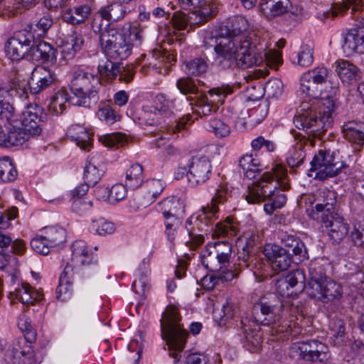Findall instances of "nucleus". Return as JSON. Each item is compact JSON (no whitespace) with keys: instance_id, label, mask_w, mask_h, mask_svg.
<instances>
[{"instance_id":"1","label":"nucleus","mask_w":364,"mask_h":364,"mask_svg":"<svg viewBox=\"0 0 364 364\" xmlns=\"http://www.w3.org/2000/svg\"><path fill=\"white\" fill-rule=\"evenodd\" d=\"M267 48L264 40L253 35L220 38L214 50L216 63L222 69H245L265 63L277 70L282 62V53Z\"/></svg>"},{"instance_id":"2","label":"nucleus","mask_w":364,"mask_h":364,"mask_svg":"<svg viewBox=\"0 0 364 364\" xmlns=\"http://www.w3.org/2000/svg\"><path fill=\"white\" fill-rule=\"evenodd\" d=\"M227 195L228 188L220 185L211 202L203 207L196 216L193 215L187 220L186 229L190 240L186 243L190 244L189 245L192 248H196L203 244L205 241V236L210 232L213 237H232L236 235L237 228L230 220L217 223L213 228L215 220L218 218L217 215L219 211L218 204L225 201Z\"/></svg>"},{"instance_id":"3","label":"nucleus","mask_w":364,"mask_h":364,"mask_svg":"<svg viewBox=\"0 0 364 364\" xmlns=\"http://www.w3.org/2000/svg\"><path fill=\"white\" fill-rule=\"evenodd\" d=\"M181 321L178 309L173 305L166 308L160 321L161 336L166 341L169 355L174 359L175 364H178L188 336ZM183 364H208V358L201 354L192 353L186 357Z\"/></svg>"},{"instance_id":"4","label":"nucleus","mask_w":364,"mask_h":364,"mask_svg":"<svg viewBox=\"0 0 364 364\" xmlns=\"http://www.w3.org/2000/svg\"><path fill=\"white\" fill-rule=\"evenodd\" d=\"M335 107V102L331 100H315L311 105L303 102L294 123L298 129L305 131L314 138L321 139L332 124V113Z\"/></svg>"},{"instance_id":"5","label":"nucleus","mask_w":364,"mask_h":364,"mask_svg":"<svg viewBox=\"0 0 364 364\" xmlns=\"http://www.w3.org/2000/svg\"><path fill=\"white\" fill-rule=\"evenodd\" d=\"M252 313L256 323L274 326L276 332L285 333V336L289 335L296 337L301 333V328L296 322L283 318L284 310L282 304L274 294L261 298L255 304Z\"/></svg>"},{"instance_id":"6","label":"nucleus","mask_w":364,"mask_h":364,"mask_svg":"<svg viewBox=\"0 0 364 364\" xmlns=\"http://www.w3.org/2000/svg\"><path fill=\"white\" fill-rule=\"evenodd\" d=\"M287 169L282 164H276L269 171L264 172L254 186L249 187L245 196L249 203H259L267 197L274 195L277 188L287 190L289 188Z\"/></svg>"},{"instance_id":"7","label":"nucleus","mask_w":364,"mask_h":364,"mask_svg":"<svg viewBox=\"0 0 364 364\" xmlns=\"http://www.w3.org/2000/svg\"><path fill=\"white\" fill-rule=\"evenodd\" d=\"M100 77L91 73L77 70L70 82V89L75 96V105L90 107L98 101Z\"/></svg>"},{"instance_id":"8","label":"nucleus","mask_w":364,"mask_h":364,"mask_svg":"<svg viewBox=\"0 0 364 364\" xmlns=\"http://www.w3.org/2000/svg\"><path fill=\"white\" fill-rule=\"evenodd\" d=\"M100 45L105 55L114 60L126 59L132 50L126 35L110 23L107 24L104 32L100 36Z\"/></svg>"},{"instance_id":"9","label":"nucleus","mask_w":364,"mask_h":364,"mask_svg":"<svg viewBox=\"0 0 364 364\" xmlns=\"http://www.w3.org/2000/svg\"><path fill=\"white\" fill-rule=\"evenodd\" d=\"M343 163L336 159L334 153L319 150L311 161V171H316L315 178L320 181L333 177L344 168Z\"/></svg>"},{"instance_id":"10","label":"nucleus","mask_w":364,"mask_h":364,"mask_svg":"<svg viewBox=\"0 0 364 364\" xmlns=\"http://www.w3.org/2000/svg\"><path fill=\"white\" fill-rule=\"evenodd\" d=\"M290 355L311 362L326 363L330 358L328 348L316 340L292 343Z\"/></svg>"},{"instance_id":"11","label":"nucleus","mask_w":364,"mask_h":364,"mask_svg":"<svg viewBox=\"0 0 364 364\" xmlns=\"http://www.w3.org/2000/svg\"><path fill=\"white\" fill-rule=\"evenodd\" d=\"M315 207L307 209L308 215L314 220H319L321 217L334 213L337 202L336 193L328 188H320L314 193Z\"/></svg>"},{"instance_id":"12","label":"nucleus","mask_w":364,"mask_h":364,"mask_svg":"<svg viewBox=\"0 0 364 364\" xmlns=\"http://www.w3.org/2000/svg\"><path fill=\"white\" fill-rule=\"evenodd\" d=\"M34 34L31 30L18 31L10 38L6 45V53L12 60H18L24 57L32 48Z\"/></svg>"},{"instance_id":"13","label":"nucleus","mask_w":364,"mask_h":364,"mask_svg":"<svg viewBox=\"0 0 364 364\" xmlns=\"http://www.w3.org/2000/svg\"><path fill=\"white\" fill-rule=\"evenodd\" d=\"M318 85L326 92L318 101H336V95L338 90L339 83L337 78L332 77V73L324 66L317 67L306 72Z\"/></svg>"},{"instance_id":"14","label":"nucleus","mask_w":364,"mask_h":364,"mask_svg":"<svg viewBox=\"0 0 364 364\" xmlns=\"http://www.w3.org/2000/svg\"><path fill=\"white\" fill-rule=\"evenodd\" d=\"M262 252L275 274L287 271L292 263V257L288 250L276 244H266Z\"/></svg>"},{"instance_id":"15","label":"nucleus","mask_w":364,"mask_h":364,"mask_svg":"<svg viewBox=\"0 0 364 364\" xmlns=\"http://www.w3.org/2000/svg\"><path fill=\"white\" fill-rule=\"evenodd\" d=\"M46 114L43 109L37 105H30L23 111L20 122L23 128L33 136L39 135L42 132V127Z\"/></svg>"},{"instance_id":"16","label":"nucleus","mask_w":364,"mask_h":364,"mask_svg":"<svg viewBox=\"0 0 364 364\" xmlns=\"http://www.w3.org/2000/svg\"><path fill=\"white\" fill-rule=\"evenodd\" d=\"M211 171L212 165L208 157L195 156L188 165V180L193 186H198L209 179Z\"/></svg>"},{"instance_id":"17","label":"nucleus","mask_w":364,"mask_h":364,"mask_svg":"<svg viewBox=\"0 0 364 364\" xmlns=\"http://www.w3.org/2000/svg\"><path fill=\"white\" fill-rule=\"evenodd\" d=\"M318 221L323 224L326 229L329 237L335 242L339 243L348 233V224L336 213L321 217Z\"/></svg>"},{"instance_id":"18","label":"nucleus","mask_w":364,"mask_h":364,"mask_svg":"<svg viewBox=\"0 0 364 364\" xmlns=\"http://www.w3.org/2000/svg\"><path fill=\"white\" fill-rule=\"evenodd\" d=\"M31 135L23 128L9 124L4 129L0 125V146L11 147L22 145Z\"/></svg>"},{"instance_id":"19","label":"nucleus","mask_w":364,"mask_h":364,"mask_svg":"<svg viewBox=\"0 0 364 364\" xmlns=\"http://www.w3.org/2000/svg\"><path fill=\"white\" fill-rule=\"evenodd\" d=\"M73 261L84 268H93L97 266L96 255L83 240L75 241L73 244Z\"/></svg>"},{"instance_id":"20","label":"nucleus","mask_w":364,"mask_h":364,"mask_svg":"<svg viewBox=\"0 0 364 364\" xmlns=\"http://www.w3.org/2000/svg\"><path fill=\"white\" fill-rule=\"evenodd\" d=\"M54 80L55 73L52 70L43 66H36L28 82L31 92L33 94L40 93L50 86Z\"/></svg>"},{"instance_id":"21","label":"nucleus","mask_w":364,"mask_h":364,"mask_svg":"<svg viewBox=\"0 0 364 364\" xmlns=\"http://www.w3.org/2000/svg\"><path fill=\"white\" fill-rule=\"evenodd\" d=\"M105 171L104 157L96 153L92 154L85 168L84 180L92 186H95Z\"/></svg>"},{"instance_id":"22","label":"nucleus","mask_w":364,"mask_h":364,"mask_svg":"<svg viewBox=\"0 0 364 364\" xmlns=\"http://www.w3.org/2000/svg\"><path fill=\"white\" fill-rule=\"evenodd\" d=\"M158 209L164 218L183 219L185 213V205L181 199L171 196L168 197L158 203Z\"/></svg>"},{"instance_id":"23","label":"nucleus","mask_w":364,"mask_h":364,"mask_svg":"<svg viewBox=\"0 0 364 364\" xmlns=\"http://www.w3.org/2000/svg\"><path fill=\"white\" fill-rule=\"evenodd\" d=\"M343 137L359 149L364 146V122L348 121L342 126Z\"/></svg>"},{"instance_id":"24","label":"nucleus","mask_w":364,"mask_h":364,"mask_svg":"<svg viewBox=\"0 0 364 364\" xmlns=\"http://www.w3.org/2000/svg\"><path fill=\"white\" fill-rule=\"evenodd\" d=\"M294 137L296 144L289 151V155L286 159L287 164L291 168L298 167L303 164L305 159V153L302 149L307 142H309L311 146L314 145L313 139L309 137L306 138L300 133H295Z\"/></svg>"},{"instance_id":"25","label":"nucleus","mask_w":364,"mask_h":364,"mask_svg":"<svg viewBox=\"0 0 364 364\" xmlns=\"http://www.w3.org/2000/svg\"><path fill=\"white\" fill-rule=\"evenodd\" d=\"M18 347L13 349L14 364H37L36 353L31 343L26 341H19Z\"/></svg>"},{"instance_id":"26","label":"nucleus","mask_w":364,"mask_h":364,"mask_svg":"<svg viewBox=\"0 0 364 364\" xmlns=\"http://www.w3.org/2000/svg\"><path fill=\"white\" fill-rule=\"evenodd\" d=\"M10 296L11 299H17L22 304L27 305L33 304L43 298L41 292L33 289V288L27 283H22L21 287L10 293Z\"/></svg>"},{"instance_id":"27","label":"nucleus","mask_w":364,"mask_h":364,"mask_svg":"<svg viewBox=\"0 0 364 364\" xmlns=\"http://www.w3.org/2000/svg\"><path fill=\"white\" fill-rule=\"evenodd\" d=\"M259 6L262 12L268 16H277L291 10L290 0H261Z\"/></svg>"},{"instance_id":"28","label":"nucleus","mask_w":364,"mask_h":364,"mask_svg":"<svg viewBox=\"0 0 364 364\" xmlns=\"http://www.w3.org/2000/svg\"><path fill=\"white\" fill-rule=\"evenodd\" d=\"M149 272V267L148 262L146 259H143L136 271V279L132 285V289L139 296H145L149 289L147 279Z\"/></svg>"},{"instance_id":"29","label":"nucleus","mask_w":364,"mask_h":364,"mask_svg":"<svg viewBox=\"0 0 364 364\" xmlns=\"http://www.w3.org/2000/svg\"><path fill=\"white\" fill-rule=\"evenodd\" d=\"M336 71L343 82L352 84L359 79L358 68L348 60H337Z\"/></svg>"},{"instance_id":"30","label":"nucleus","mask_w":364,"mask_h":364,"mask_svg":"<svg viewBox=\"0 0 364 364\" xmlns=\"http://www.w3.org/2000/svg\"><path fill=\"white\" fill-rule=\"evenodd\" d=\"M235 314V304L226 301L220 307L213 309V317L220 326H225L234 318Z\"/></svg>"},{"instance_id":"31","label":"nucleus","mask_w":364,"mask_h":364,"mask_svg":"<svg viewBox=\"0 0 364 364\" xmlns=\"http://www.w3.org/2000/svg\"><path fill=\"white\" fill-rule=\"evenodd\" d=\"M91 12V8L88 5H80L75 8L65 10L62 18L64 21L76 25L85 21Z\"/></svg>"},{"instance_id":"32","label":"nucleus","mask_w":364,"mask_h":364,"mask_svg":"<svg viewBox=\"0 0 364 364\" xmlns=\"http://www.w3.org/2000/svg\"><path fill=\"white\" fill-rule=\"evenodd\" d=\"M300 90L304 94L316 99V100H321L322 96L326 95V92L314 82L306 72L301 77Z\"/></svg>"},{"instance_id":"33","label":"nucleus","mask_w":364,"mask_h":364,"mask_svg":"<svg viewBox=\"0 0 364 364\" xmlns=\"http://www.w3.org/2000/svg\"><path fill=\"white\" fill-rule=\"evenodd\" d=\"M119 30L126 35L132 50L133 47L141 44L144 38V30L140 25L127 22L119 28Z\"/></svg>"},{"instance_id":"34","label":"nucleus","mask_w":364,"mask_h":364,"mask_svg":"<svg viewBox=\"0 0 364 364\" xmlns=\"http://www.w3.org/2000/svg\"><path fill=\"white\" fill-rule=\"evenodd\" d=\"M124 4L118 1V2L104 6L100 8L98 14L111 24V22L119 21L125 16L127 11L123 6Z\"/></svg>"},{"instance_id":"35","label":"nucleus","mask_w":364,"mask_h":364,"mask_svg":"<svg viewBox=\"0 0 364 364\" xmlns=\"http://www.w3.org/2000/svg\"><path fill=\"white\" fill-rule=\"evenodd\" d=\"M240 328V334L244 336L245 341L254 348H259L262 342V336L260 331L256 328H252L250 321H247V318L241 320Z\"/></svg>"},{"instance_id":"36","label":"nucleus","mask_w":364,"mask_h":364,"mask_svg":"<svg viewBox=\"0 0 364 364\" xmlns=\"http://www.w3.org/2000/svg\"><path fill=\"white\" fill-rule=\"evenodd\" d=\"M282 243L286 250L298 257L299 259H306L308 252L304 243L297 237L287 235L282 240Z\"/></svg>"},{"instance_id":"37","label":"nucleus","mask_w":364,"mask_h":364,"mask_svg":"<svg viewBox=\"0 0 364 364\" xmlns=\"http://www.w3.org/2000/svg\"><path fill=\"white\" fill-rule=\"evenodd\" d=\"M233 92L232 87L225 86L221 87L213 88L208 91V93L203 97L205 99V103H210L213 107H218L224 102L225 97Z\"/></svg>"},{"instance_id":"38","label":"nucleus","mask_w":364,"mask_h":364,"mask_svg":"<svg viewBox=\"0 0 364 364\" xmlns=\"http://www.w3.org/2000/svg\"><path fill=\"white\" fill-rule=\"evenodd\" d=\"M69 134L82 149L89 150L92 144V134L83 127L73 125L69 129Z\"/></svg>"},{"instance_id":"39","label":"nucleus","mask_w":364,"mask_h":364,"mask_svg":"<svg viewBox=\"0 0 364 364\" xmlns=\"http://www.w3.org/2000/svg\"><path fill=\"white\" fill-rule=\"evenodd\" d=\"M240 166L242 168L247 178H255V173L259 172L262 164L260 160L252 154H245L240 160Z\"/></svg>"},{"instance_id":"40","label":"nucleus","mask_w":364,"mask_h":364,"mask_svg":"<svg viewBox=\"0 0 364 364\" xmlns=\"http://www.w3.org/2000/svg\"><path fill=\"white\" fill-rule=\"evenodd\" d=\"M214 250L210 247V243L207 244L202 250L200 253L201 262L203 265L210 272H217L220 270L224 266L216 257Z\"/></svg>"},{"instance_id":"41","label":"nucleus","mask_w":364,"mask_h":364,"mask_svg":"<svg viewBox=\"0 0 364 364\" xmlns=\"http://www.w3.org/2000/svg\"><path fill=\"white\" fill-rule=\"evenodd\" d=\"M329 342L334 346H341L346 343L345 323L343 320L335 319L331 322Z\"/></svg>"},{"instance_id":"42","label":"nucleus","mask_w":364,"mask_h":364,"mask_svg":"<svg viewBox=\"0 0 364 364\" xmlns=\"http://www.w3.org/2000/svg\"><path fill=\"white\" fill-rule=\"evenodd\" d=\"M143 167L141 164L135 163L126 171V186L131 188L140 186L144 182Z\"/></svg>"},{"instance_id":"43","label":"nucleus","mask_w":364,"mask_h":364,"mask_svg":"<svg viewBox=\"0 0 364 364\" xmlns=\"http://www.w3.org/2000/svg\"><path fill=\"white\" fill-rule=\"evenodd\" d=\"M68 101V93L65 90L60 89L52 97L48 108L55 115L61 114L66 108Z\"/></svg>"},{"instance_id":"44","label":"nucleus","mask_w":364,"mask_h":364,"mask_svg":"<svg viewBox=\"0 0 364 364\" xmlns=\"http://www.w3.org/2000/svg\"><path fill=\"white\" fill-rule=\"evenodd\" d=\"M165 188L164 183L159 179H150L146 181L145 205H150L159 196Z\"/></svg>"},{"instance_id":"45","label":"nucleus","mask_w":364,"mask_h":364,"mask_svg":"<svg viewBox=\"0 0 364 364\" xmlns=\"http://www.w3.org/2000/svg\"><path fill=\"white\" fill-rule=\"evenodd\" d=\"M98 72L102 80L111 82L114 80L120 72V64L113 63L107 59L98 65Z\"/></svg>"},{"instance_id":"46","label":"nucleus","mask_w":364,"mask_h":364,"mask_svg":"<svg viewBox=\"0 0 364 364\" xmlns=\"http://www.w3.org/2000/svg\"><path fill=\"white\" fill-rule=\"evenodd\" d=\"M160 119L157 109L151 105L144 106L143 112L139 117L140 124L144 127L157 126L161 123Z\"/></svg>"},{"instance_id":"47","label":"nucleus","mask_w":364,"mask_h":364,"mask_svg":"<svg viewBox=\"0 0 364 364\" xmlns=\"http://www.w3.org/2000/svg\"><path fill=\"white\" fill-rule=\"evenodd\" d=\"M294 63L301 67H308L314 61V49L309 45H302L299 50L293 55Z\"/></svg>"},{"instance_id":"48","label":"nucleus","mask_w":364,"mask_h":364,"mask_svg":"<svg viewBox=\"0 0 364 364\" xmlns=\"http://www.w3.org/2000/svg\"><path fill=\"white\" fill-rule=\"evenodd\" d=\"M210 247H212L215 253L216 257H219L220 262L226 267L229 264L230 256L232 255V245L228 241H221L215 242L214 244L210 243Z\"/></svg>"},{"instance_id":"49","label":"nucleus","mask_w":364,"mask_h":364,"mask_svg":"<svg viewBox=\"0 0 364 364\" xmlns=\"http://www.w3.org/2000/svg\"><path fill=\"white\" fill-rule=\"evenodd\" d=\"M350 8L353 13L360 12L364 9V3L362 0H344L341 4H335L330 12L332 16H337Z\"/></svg>"},{"instance_id":"50","label":"nucleus","mask_w":364,"mask_h":364,"mask_svg":"<svg viewBox=\"0 0 364 364\" xmlns=\"http://www.w3.org/2000/svg\"><path fill=\"white\" fill-rule=\"evenodd\" d=\"M35 55L43 62L55 63L57 61L56 50L48 43L40 42L36 47Z\"/></svg>"},{"instance_id":"51","label":"nucleus","mask_w":364,"mask_h":364,"mask_svg":"<svg viewBox=\"0 0 364 364\" xmlns=\"http://www.w3.org/2000/svg\"><path fill=\"white\" fill-rule=\"evenodd\" d=\"M205 127L219 138L225 137L230 134V127L220 119H210L205 124Z\"/></svg>"},{"instance_id":"52","label":"nucleus","mask_w":364,"mask_h":364,"mask_svg":"<svg viewBox=\"0 0 364 364\" xmlns=\"http://www.w3.org/2000/svg\"><path fill=\"white\" fill-rule=\"evenodd\" d=\"M17 171L9 157L0 159V179L4 182L13 181L16 178Z\"/></svg>"},{"instance_id":"53","label":"nucleus","mask_w":364,"mask_h":364,"mask_svg":"<svg viewBox=\"0 0 364 364\" xmlns=\"http://www.w3.org/2000/svg\"><path fill=\"white\" fill-rule=\"evenodd\" d=\"M99 140L102 144L110 148H119L124 146L128 142L127 136L120 132L102 135L100 137Z\"/></svg>"},{"instance_id":"54","label":"nucleus","mask_w":364,"mask_h":364,"mask_svg":"<svg viewBox=\"0 0 364 364\" xmlns=\"http://www.w3.org/2000/svg\"><path fill=\"white\" fill-rule=\"evenodd\" d=\"M45 238L50 245L55 247L61 245L65 240V230L59 227H48L45 232Z\"/></svg>"},{"instance_id":"55","label":"nucleus","mask_w":364,"mask_h":364,"mask_svg":"<svg viewBox=\"0 0 364 364\" xmlns=\"http://www.w3.org/2000/svg\"><path fill=\"white\" fill-rule=\"evenodd\" d=\"M68 271V267L64 270V275L60 277V283L56 289V298L61 301H66L71 297L72 285L66 278V274Z\"/></svg>"},{"instance_id":"56","label":"nucleus","mask_w":364,"mask_h":364,"mask_svg":"<svg viewBox=\"0 0 364 364\" xmlns=\"http://www.w3.org/2000/svg\"><path fill=\"white\" fill-rule=\"evenodd\" d=\"M245 245L242 247V262L238 264L241 268L248 267L247 259L249 258V254L252 251L254 246L256 245L258 240V235L252 232H247L244 235Z\"/></svg>"},{"instance_id":"57","label":"nucleus","mask_w":364,"mask_h":364,"mask_svg":"<svg viewBox=\"0 0 364 364\" xmlns=\"http://www.w3.org/2000/svg\"><path fill=\"white\" fill-rule=\"evenodd\" d=\"M90 231L94 234L104 235L111 234L114 230V225L103 218L95 219L90 225Z\"/></svg>"},{"instance_id":"58","label":"nucleus","mask_w":364,"mask_h":364,"mask_svg":"<svg viewBox=\"0 0 364 364\" xmlns=\"http://www.w3.org/2000/svg\"><path fill=\"white\" fill-rule=\"evenodd\" d=\"M287 282L290 284L292 289H296V292L299 294L304 289L305 277L303 270L296 269L289 272L285 277Z\"/></svg>"},{"instance_id":"59","label":"nucleus","mask_w":364,"mask_h":364,"mask_svg":"<svg viewBox=\"0 0 364 364\" xmlns=\"http://www.w3.org/2000/svg\"><path fill=\"white\" fill-rule=\"evenodd\" d=\"M208 69L207 62L201 58H196L185 64V72L190 75H201Z\"/></svg>"},{"instance_id":"60","label":"nucleus","mask_w":364,"mask_h":364,"mask_svg":"<svg viewBox=\"0 0 364 364\" xmlns=\"http://www.w3.org/2000/svg\"><path fill=\"white\" fill-rule=\"evenodd\" d=\"M153 106L157 109V112L160 117L162 115L165 117L170 116L174 108L173 101L167 99L164 95H159L156 97Z\"/></svg>"},{"instance_id":"61","label":"nucleus","mask_w":364,"mask_h":364,"mask_svg":"<svg viewBox=\"0 0 364 364\" xmlns=\"http://www.w3.org/2000/svg\"><path fill=\"white\" fill-rule=\"evenodd\" d=\"M323 282L322 277L312 276L307 286L304 287L310 297L318 299H322Z\"/></svg>"},{"instance_id":"62","label":"nucleus","mask_w":364,"mask_h":364,"mask_svg":"<svg viewBox=\"0 0 364 364\" xmlns=\"http://www.w3.org/2000/svg\"><path fill=\"white\" fill-rule=\"evenodd\" d=\"M53 23V18L51 15L46 14L43 16L35 24V28H33L34 37H43L44 36L48 31L50 28Z\"/></svg>"},{"instance_id":"63","label":"nucleus","mask_w":364,"mask_h":364,"mask_svg":"<svg viewBox=\"0 0 364 364\" xmlns=\"http://www.w3.org/2000/svg\"><path fill=\"white\" fill-rule=\"evenodd\" d=\"M165 232L170 242H173L182 225V219L169 218L164 220Z\"/></svg>"},{"instance_id":"64","label":"nucleus","mask_w":364,"mask_h":364,"mask_svg":"<svg viewBox=\"0 0 364 364\" xmlns=\"http://www.w3.org/2000/svg\"><path fill=\"white\" fill-rule=\"evenodd\" d=\"M322 294V299H334L341 294V287L334 281L323 280Z\"/></svg>"}]
</instances>
